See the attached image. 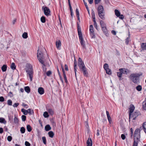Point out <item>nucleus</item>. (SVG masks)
<instances>
[{
	"instance_id": "20",
	"label": "nucleus",
	"mask_w": 146,
	"mask_h": 146,
	"mask_svg": "<svg viewBox=\"0 0 146 146\" xmlns=\"http://www.w3.org/2000/svg\"><path fill=\"white\" fill-rule=\"evenodd\" d=\"M142 107L143 109L146 110V98H145V100L143 102Z\"/></svg>"
},
{
	"instance_id": "1",
	"label": "nucleus",
	"mask_w": 146,
	"mask_h": 146,
	"mask_svg": "<svg viewBox=\"0 0 146 146\" xmlns=\"http://www.w3.org/2000/svg\"><path fill=\"white\" fill-rule=\"evenodd\" d=\"M78 31L79 36V39L80 41V43L82 46V49H86V45L85 44V42L83 38L82 34L80 28L78 26Z\"/></svg>"
},
{
	"instance_id": "22",
	"label": "nucleus",
	"mask_w": 146,
	"mask_h": 146,
	"mask_svg": "<svg viewBox=\"0 0 146 146\" xmlns=\"http://www.w3.org/2000/svg\"><path fill=\"white\" fill-rule=\"evenodd\" d=\"M100 24L102 28L106 27V25L103 21H100Z\"/></svg>"
},
{
	"instance_id": "40",
	"label": "nucleus",
	"mask_w": 146,
	"mask_h": 146,
	"mask_svg": "<svg viewBox=\"0 0 146 146\" xmlns=\"http://www.w3.org/2000/svg\"><path fill=\"white\" fill-rule=\"evenodd\" d=\"M42 139L44 144L46 145V139L45 137H42Z\"/></svg>"
},
{
	"instance_id": "57",
	"label": "nucleus",
	"mask_w": 146,
	"mask_h": 146,
	"mask_svg": "<svg viewBox=\"0 0 146 146\" xmlns=\"http://www.w3.org/2000/svg\"><path fill=\"white\" fill-rule=\"evenodd\" d=\"M109 122L110 123L111 122V117L110 116L109 117H107Z\"/></svg>"
},
{
	"instance_id": "62",
	"label": "nucleus",
	"mask_w": 146,
	"mask_h": 146,
	"mask_svg": "<svg viewBox=\"0 0 146 146\" xmlns=\"http://www.w3.org/2000/svg\"><path fill=\"white\" fill-rule=\"evenodd\" d=\"M64 67H65V69L66 70V71H68V67L67 66L66 64H65L64 65Z\"/></svg>"
},
{
	"instance_id": "3",
	"label": "nucleus",
	"mask_w": 146,
	"mask_h": 146,
	"mask_svg": "<svg viewBox=\"0 0 146 146\" xmlns=\"http://www.w3.org/2000/svg\"><path fill=\"white\" fill-rule=\"evenodd\" d=\"M97 11L100 17L103 20L104 19V12L103 6L101 5H99L98 7Z\"/></svg>"
},
{
	"instance_id": "55",
	"label": "nucleus",
	"mask_w": 146,
	"mask_h": 146,
	"mask_svg": "<svg viewBox=\"0 0 146 146\" xmlns=\"http://www.w3.org/2000/svg\"><path fill=\"white\" fill-rule=\"evenodd\" d=\"M100 0H95L94 2H95V4H98L99 3H100Z\"/></svg>"
},
{
	"instance_id": "61",
	"label": "nucleus",
	"mask_w": 146,
	"mask_h": 146,
	"mask_svg": "<svg viewBox=\"0 0 146 146\" xmlns=\"http://www.w3.org/2000/svg\"><path fill=\"white\" fill-rule=\"evenodd\" d=\"M102 30L103 32L105 33L106 32L107 30L106 27H104V28H102Z\"/></svg>"
},
{
	"instance_id": "53",
	"label": "nucleus",
	"mask_w": 146,
	"mask_h": 146,
	"mask_svg": "<svg viewBox=\"0 0 146 146\" xmlns=\"http://www.w3.org/2000/svg\"><path fill=\"white\" fill-rule=\"evenodd\" d=\"M62 69L63 73V76L66 75V73L64 69V68L63 67H62Z\"/></svg>"
},
{
	"instance_id": "35",
	"label": "nucleus",
	"mask_w": 146,
	"mask_h": 146,
	"mask_svg": "<svg viewBox=\"0 0 146 146\" xmlns=\"http://www.w3.org/2000/svg\"><path fill=\"white\" fill-rule=\"evenodd\" d=\"M41 22L42 23H44L46 21L45 18L44 16H42L40 18Z\"/></svg>"
},
{
	"instance_id": "21",
	"label": "nucleus",
	"mask_w": 146,
	"mask_h": 146,
	"mask_svg": "<svg viewBox=\"0 0 146 146\" xmlns=\"http://www.w3.org/2000/svg\"><path fill=\"white\" fill-rule=\"evenodd\" d=\"M14 122L15 124H17L19 123V119L17 117L16 115L14 116Z\"/></svg>"
},
{
	"instance_id": "29",
	"label": "nucleus",
	"mask_w": 146,
	"mask_h": 146,
	"mask_svg": "<svg viewBox=\"0 0 146 146\" xmlns=\"http://www.w3.org/2000/svg\"><path fill=\"white\" fill-rule=\"evenodd\" d=\"M106 73L108 75H111V70L108 68L107 69L105 70Z\"/></svg>"
},
{
	"instance_id": "14",
	"label": "nucleus",
	"mask_w": 146,
	"mask_h": 146,
	"mask_svg": "<svg viewBox=\"0 0 146 146\" xmlns=\"http://www.w3.org/2000/svg\"><path fill=\"white\" fill-rule=\"evenodd\" d=\"M61 43L60 40L57 41L56 42V48L59 50L60 49V47L61 46Z\"/></svg>"
},
{
	"instance_id": "23",
	"label": "nucleus",
	"mask_w": 146,
	"mask_h": 146,
	"mask_svg": "<svg viewBox=\"0 0 146 146\" xmlns=\"http://www.w3.org/2000/svg\"><path fill=\"white\" fill-rule=\"evenodd\" d=\"M1 70L3 72H5L7 69V66L6 65H3L1 67Z\"/></svg>"
},
{
	"instance_id": "18",
	"label": "nucleus",
	"mask_w": 146,
	"mask_h": 146,
	"mask_svg": "<svg viewBox=\"0 0 146 146\" xmlns=\"http://www.w3.org/2000/svg\"><path fill=\"white\" fill-rule=\"evenodd\" d=\"M141 47L143 50H146V43H143L141 44Z\"/></svg>"
},
{
	"instance_id": "7",
	"label": "nucleus",
	"mask_w": 146,
	"mask_h": 146,
	"mask_svg": "<svg viewBox=\"0 0 146 146\" xmlns=\"http://www.w3.org/2000/svg\"><path fill=\"white\" fill-rule=\"evenodd\" d=\"M37 57L40 62L41 64H43L45 61L43 54L40 51H39L38 50Z\"/></svg>"
},
{
	"instance_id": "59",
	"label": "nucleus",
	"mask_w": 146,
	"mask_h": 146,
	"mask_svg": "<svg viewBox=\"0 0 146 146\" xmlns=\"http://www.w3.org/2000/svg\"><path fill=\"white\" fill-rule=\"evenodd\" d=\"M76 16L79 15V13L78 9H76Z\"/></svg>"
},
{
	"instance_id": "39",
	"label": "nucleus",
	"mask_w": 146,
	"mask_h": 146,
	"mask_svg": "<svg viewBox=\"0 0 146 146\" xmlns=\"http://www.w3.org/2000/svg\"><path fill=\"white\" fill-rule=\"evenodd\" d=\"M42 64V68L43 71L44 72H46V68L45 67V65L44 63V62L43 63V64Z\"/></svg>"
},
{
	"instance_id": "38",
	"label": "nucleus",
	"mask_w": 146,
	"mask_h": 146,
	"mask_svg": "<svg viewBox=\"0 0 146 146\" xmlns=\"http://www.w3.org/2000/svg\"><path fill=\"white\" fill-rule=\"evenodd\" d=\"M104 68L105 70L109 68L108 65L107 63H105L104 65Z\"/></svg>"
},
{
	"instance_id": "30",
	"label": "nucleus",
	"mask_w": 146,
	"mask_h": 146,
	"mask_svg": "<svg viewBox=\"0 0 146 146\" xmlns=\"http://www.w3.org/2000/svg\"><path fill=\"white\" fill-rule=\"evenodd\" d=\"M27 129L28 131L30 132L32 130V128L29 125H28L27 126Z\"/></svg>"
},
{
	"instance_id": "10",
	"label": "nucleus",
	"mask_w": 146,
	"mask_h": 146,
	"mask_svg": "<svg viewBox=\"0 0 146 146\" xmlns=\"http://www.w3.org/2000/svg\"><path fill=\"white\" fill-rule=\"evenodd\" d=\"M141 113L139 111H136L134 113H133L132 115V117H133V120H135L136 118L139 115H140Z\"/></svg>"
},
{
	"instance_id": "2",
	"label": "nucleus",
	"mask_w": 146,
	"mask_h": 146,
	"mask_svg": "<svg viewBox=\"0 0 146 146\" xmlns=\"http://www.w3.org/2000/svg\"><path fill=\"white\" fill-rule=\"evenodd\" d=\"M141 74L139 73H133L130 75L129 78L134 83L138 84L139 82V77Z\"/></svg>"
},
{
	"instance_id": "54",
	"label": "nucleus",
	"mask_w": 146,
	"mask_h": 146,
	"mask_svg": "<svg viewBox=\"0 0 146 146\" xmlns=\"http://www.w3.org/2000/svg\"><path fill=\"white\" fill-rule=\"evenodd\" d=\"M4 101V98L3 96L0 97V101L3 102Z\"/></svg>"
},
{
	"instance_id": "33",
	"label": "nucleus",
	"mask_w": 146,
	"mask_h": 146,
	"mask_svg": "<svg viewBox=\"0 0 146 146\" xmlns=\"http://www.w3.org/2000/svg\"><path fill=\"white\" fill-rule=\"evenodd\" d=\"M22 37L24 38H27L28 37V34L26 32H24L22 35Z\"/></svg>"
},
{
	"instance_id": "37",
	"label": "nucleus",
	"mask_w": 146,
	"mask_h": 146,
	"mask_svg": "<svg viewBox=\"0 0 146 146\" xmlns=\"http://www.w3.org/2000/svg\"><path fill=\"white\" fill-rule=\"evenodd\" d=\"M43 116L44 117L47 118L49 117V115L47 112L45 111L43 113Z\"/></svg>"
},
{
	"instance_id": "49",
	"label": "nucleus",
	"mask_w": 146,
	"mask_h": 146,
	"mask_svg": "<svg viewBox=\"0 0 146 146\" xmlns=\"http://www.w3.org/2000/svg\"><path fill=\"white\" fill-rule=\"evenodd\" d=\"M124 18V16L122 15H121L120 12H119V19H123Z\"/></svg>"
},
{
	"instance_id": "8",
	"label": "nucleus",
	"mask_w": 146,
	"mask_h": 146,
	"mask_svg": "<svg viewBox=\"0 0 146 146\" xmlns=\"http://www.w3.org/2000/svg\"><path fill=\"white\" fill-rule=\"evenodd\" d=\"M43 10L44 14L47 16H49L50 15V11L49 9L47 7L43 6L42 8Z\"/></svg>"
},
{
	"instance_id": "17",
	"label": "nucleus",
	"mask_w": 146,
	"mask_h": 146,
	"mask_svg": "<svg viewBox=\"0 0 146 146\" xmlns=\"http://www.w3.org/2000/svg\"><path fill=\"white\" fill-rule=\"evenodd\" d=\"M130 40H130V34H129V32L128 36L125 40V44L127 45L128 44Z\"/></svg>"
},
{
	"instance_id": "43",
	"label": "nucleus",
	"mask_w": 146,
	"mask_h": 146,
	"mask_svg": "<svg viewBox=\"0 0 146 146\" xmlns=\"http://www.w3.org/2000/svg\"><path fill=\"white\" fill-rule=\"evenodd\" d=\"M115 15L117 17H119V10L117 9H115Z\"/></svg>"
},
{
	"instance_id": "63",
	"label": "nucleus",
	"mask_w": 146,
	"mask_h": 146,
	"mask_svg": "<svg viewBox=\"0 0 146 146\" xmlns=\"http://www.w3.org/2000/svg\"><path fill=\"white\" fill-rule=\"evenodd\" d=\"M59 76L60 77V80H61L62 83H63V79H62L61 75H60V76Z\"/></svg>"
},
{
	"instance_id": "32",
	"label": "nucleus",
	"mask_w": 146,
	"mask_h": 146,
	"mask_svg": "<svg viewBox=\"0 0 146 146\" xmlns=\"http://www.w3.org/2000/svg\"><path fill=\"white\" fill-rule=\"evenodd\" d=\"M48 111L49 114L51 115H53L54 113L53 110L51 109H48Z\"/></svg>"
},
{
	"instance_id": "26",
	"label": "nucleus",
	"mask_w": 146,
	"mask_h": 146,
	"mask_svg": "<svg viewBox=\"0 0 146 146\" xmlns=\"http://www.w3.org/2000/svg\"><path fill=\"white\" fill-rule=\"evenodd\" d=\"M136 89L138 91H140L142 89V86L140 85H138L136 87Z\"/></svg>"
},
{
	"instance_id": "25",
	"label": "nucleus",
	"mask_w": 146,
	"mask_h": 146,
	"mask_svg": "<svg viewBox=\"0 0 146 146\" xmlns=\"http://www.w3.org/2000/svg\"><path fill=\"white\" fill-rule=\"evenodd\" d=\"M51 129V127L49 125H46L45 127V130L46 131H48Z\"/></svg>"
},
{
	"instance_id": "42",
	"label": "nucleus",
	"mask_w": 146,
	"mask_h": 146,
	"mask_svg": "<svg viewBox=\"0 0 146 146\" xmlns=\"http://www.w3.org/2000/svg\"><path fill=\"white\" fill-rule=\"evenodd\" d=\"M139 142L135 141H134L133 146H137Z\"/></svg>"
},
{
	"instance_id": "16",
	"label": "nucleus",
	"mask_w": 146,
	"mask_h": 146,
	"mask_svg": "<svg viewBox=\"0 0 146 146\" xmlns=\"http://www.w3.org/2000/svg\"><path fill=\"white\" fill-rule=\"evenodd\" d=\"M38 92L40 94H43L44 93V89L42 87H40L38 89Z\"/></svg>"
},
{
	"instance_id": "31",
	"label": "nucleus",
	"mask_w": 146,
	"mask_h": 146,
	"mask_svg": "<svg viewBox=\"0 0 146 146\" xmlns=\"http://www.w3.org/2000/svg\"><path fill=\"white\" fill-rule=\"evenodd\" d=\"M11 68L13 70H14L16 69V67L14 63L13 62L11 64Z\"/></svg>"
},
{
	"instance_id": "24",
	"label": "nucleus",
	"mask_w": 146,
	"mask_h": 146,
	"mask_svg": "<svg viewBox=\"0 0 146 146\" xmlns=\"http://www.w3.org/2000/svg\"><path fill=\"white\" fill-rule=\"evenodd\" d=\"M25 90L26 92L29 93L30 92V89L29 87L28 86H26L25 87Z\"/></svg>"
},
{
	"instance_id": "64",
	"label": "nucleus",
	"mask_w": 146,
	"mask_h": 146,
	"mask_svg": "<svg viewBox=\"0 0 146 146\" xmlns=\"http://www.w3.org/2000/svg\"><path fill=\"white\" fill-rule=\"evenodd\" d=\"M106 113L107 117H109L110 116L109 113V112L108 111H106Z\"/></svg>"
},
{
	"instance_id": "28",
	"label": "nucleus",
	"mask_w": 146,
	"mask_h": 146,
	"mask_svg": "<svg viewBox=\"0 0 146 146\" xmlns=\"http://www.w3.org/2000/svg\"><path fill=\"white\" fill-rule=\"evenodd\" d=\"M21 111L22 112L23 114L25 115H27L28 114V112L27 110H25L24 109L22 108L21 110Z\"/></svg>"
},
{
	"instance_id": "48",
	"label": "nucleus",
	"mask_w": 146,
	"mask_h": 146,
	"mask_svg": "<svg viewBox=\"0 0 146 146\" xmlns=\"http://www.w3.org/2000/svg\"><path fill=\"white\" fill-rule=\"evenodd\" d=\"M52 74V72L51 71L49 70L46 73L47 76H49Z\"/></svg>"
},
{
	"instance_id": "5",
	"label": "nucleus",
	"mask_w": 146,
	"mask_h": 146,
	"mask_svg": "<svg viewBox=\"0 0 146 146\" xmlns=\"http://www.w3.org/2000/svg\"><path fill=\"white\" fill-rule=\"evenodd\" d=\"M33 70L32 67L31 65H29L27 67L26 72H27V74L29 75L31 81H32L33 79Z\"/></svg>"
},
{
	"instance_id": "11",
	"label": "nucleus",
	"mask_w": 146,
	"mask_h": 146,
	"mask_svg": "<svg viewBox=\"0 0 146 146\" xmlns=\"http://www.w3.org/2000/svg\"><path fill=\"white\" fill-rule=\"evenodd\" d=\"M135 106L133 104H131L130 105V107L129 108V119L131 117V113L133 112V111L135 109Z\"/></svg>"
},
{
	"instance_id": "13",
	"label": "nucleus",
	"mask_w": 146,
	"mask_h": 146,
	"mask_svg": "<svg viewBox=\"0 0 146 146\" xmlns=\"http://www.w3.org/2000/svg\"><path fill=\"white\" fill-rule=\"evenodd\" d=\"M93 27L92 25H91L90 26V33L91 36L92 38H94L95 35L94 34V31L93 30Z\"/></svg>"
},
{
	"instance_id": "6",
	"label": "nucleus",
	"mask_w": 146,
	"mask_h": 146,
	"mask_svg": "<svg viewBox=\"0 0 146 146\" xmlns=\"http://www.w3.org/2000/svg\"><path fill=\"white\" fill-rule=\"evenodd\" d=\"M130 71L129 70L125 68L119 69V80L121 79L122 74L127 75Z\"/></svg>"
},
{
	"instance_id": "4",
	"label": "nucleus",
	"mask_w": 146,
	"mask_h": 146,
	"mask_svg": "<svg viewBox=\"0 0 146 146\" xmlns=\"http://www.w3.org/2000/svg\"><path fill=\"white\" fill-rule=\"evenodd\" d=\"M140 130L139 129H135L134 135V141H140Z\"/></svg>"
},
{
	"instance_id": "44",
	"label": "nucleus",
	"mask_w": 146,
	"mask_h": 146,
	"mask_svg": "<svg viewBox=\"0 0 146 146\" xmlns=\"http://www.w3.org/2000/svg\"><path fill=\"white\" fill-rule=\"evenodd\" d=\"M22 120L23 121H25L26 120V117L25 115H22L21 116Z\"/></svg>"
},
{
	"instance_id": "34",
	"label": "nucleus",
	"mask_w": 146,
	"mask_h": 146,
	"mask_svg": "<svg viewBox=\"0 0 146 146\" xmlns=\"http://www.w3.org/2000/svg\"><path fill=\"white\" fill-rule=\"evenodd\" d=\"M20 130L21 133H24L25 132V129L24 127H21Z\"/></svg>"
},
{
	"instance_id": "60",
	"label": "nucleus",
	"mask_w": 146,
	"mask_h": 146,
	"mask_svg": "<svg viewBox=\"0 0 146 146\" xmlns=\"http://www.w3.org/2000/svg\"><path fill=\"white\" fill-rule=\"evenodd\" d=\"M13 116H10V115H8V119L9 120H10L11 119H12L13 118Z\"/></svg>"
},
{
	"instance_id": "56",
	"label": "nucleus",
	"mask_w": 146,
	"mask_h": 146,
	"mask_svg": "<svg viewBox=\"0 0 146 146\" xmlns=\"http://www.w3.org/2000/svg\"><path fill=\"white\" fill-rule=\"evenodd\" d=\"M63 77H64V79L65 82L66 83H67V82H68V80H67V78H66V75L64 76Z\"/></svg>"
},
{
	"instance_id": "46",
	"label": "nucleus",
	"mask_w": 146,
	"mask_h": 146,
	"mask_svg": "<svg viewBox=\"0 0 146 146\" xmlns=\"http://www.w3.org/2000/svg\"><path fill=\"white\" fill-rule=\"evenodd\" d=\"M7 139L8 141H11L12 140V137L10 136H8L7 138Z\"/></svg>"
},
{
	"instance_id": "9",
	"label": "nucleus",
	"mask_w": 146,
	"mask_h": 146,
	"mask_svg": "<svg viewBox=\"0 0 146 146\" xmlns=\"http://www.w3.org/2000/svg\"><path fill=\"white\" fill-rule=\"evenodd\" d=\"M80 71L83 72L84 76L86 77H88V74L87 69L85 66L82 67V68H80Z\"/></svg>"
},
{
	"instance_id": "12",
	"label": "nucleus",
	"mask_w": 146,
	"mask_h": 146,
	"mask_svg": "<svg viewBox=\"0 0 146 146\" xmlns=\"http://www.w3.org/2000/svg\"><path fill=\"white\" fill-rule=\"evenodd\" d=\"M78 66L79 69L82 68V67L85 66L82 60L80 58H79L78 59Z\"/></svg>"
},
{
	"instance_id": "36",
	"label": "nucleus",
	"mask_w": 146,
	"mask_h": 146,
	"mask_svg": "<svg viewBox=\"0 0 146 146\" xmlns=\"http://www.w3.org/2000/svg\"><path fill=\"white\" fill-rule=\"evenodd\" d=\"M28 113H29L30 115H31L34 113L33 111V110H31L30 109H29L27 110Z\"/></svg>"
},
{
	"instance_id": "15",
	"label": "nucleus",
	"mask_w": 146,
	"mask_h": 146,
	"mask_svg": "<svg viewBox=\"0 0 146 146\" xmlns=\"http://www.w3.org/2000/svg\"><path fill=\"white\" fill-rule=\"evenodd\" d=\"M87 146H92V139L89 136L87 141Z\"/></svg>"
},
{
	"instance_id": "51",
	"label": "nucleus",
	"mask_w": 146,
	"mask_h": 146,
	"mask_svg": "<svg viewBox=\"0 0 146 146\" xmlns=\"http://www.w3.org/2000/svg\"><path fill=\"white\" fill-rule=\"evenodd\" d=\"M25 145L26 146H30V144L28 141H26L25 142Z\"/></svg>"
},
{
	"instance_id": "45",
	"label": "nucleus",
	"mask_w": 146,
	"mask_h": 146,
	"mask_svg": "<svg viewBox=\"0 0 146 146\" xmlns=\"http://www.w3.org/2000/svg\"><path fill=\"white\" fill-rule=\"evenodd\" d=\"M12 101L10 100H9L7 101V104L8 105L11 106L12 105Z\"/></svg>"
},
{
	"instance_id": "58",
	"label": "nucleus",
	"mask_w": 146,
	"mask_h": 146,
	"mask_svg": "<svg viewBox=\"0 0 146 146\" xmlns=\"http://www.w3.org/2000/svg\"><path fill=\"white\" fill-rule=\"evenodd\" d=\"M9 95L11 97H13V94L11 92H10L9 93Z\"/></svg>"
},
{
	"instance_id": "47",
	"label": "nucleus",
	"mask_w": 146,
	"mask_h": 146,
	"mask_svg": "<svg viewBox=\"0 0 146 146\" xmlns=\"http://www.w3.org/2000/svg\"><path fill=\"white\" fill-rule=\"evenodd\" d=\"M22 106L26 109L27 108L29 107V106L28 105H27L26 104H25L24 103H22Z\"/></svg>"
},
{
	"instance_id": "19",
	"label": "nucleus",
	"mask_w": 146,
	"mask_h": 146,
	"mask_svg": "<svg viewBox=\"0 0 146 146\" xmlns=\"http://www.w3.org/2000/svg\"><path fill=\"white\" fill-rule=\"evenodd\" d=\"M0 123L5 124L7 123V121L4 118L0 117Z\"/></svg>"
},
{
	"instance_id": "27",
	"label": "nucleus",
	"mask_w": 146,
	"mask_h": 146,
	"mask_svg": "<svg viewBox=\"0 0 146 146\" xmlns=\"http://www.w3.org/2000/svg\"><path fill=\"white\" fill-rule=\"evenodd\" d=\"M48 134L49 136L51 138H52L54 135V133L53 131H50L48 132Z\"/></svg>"
},
{
	"instance_id": "50",
	"label": "nucleus",
	"mask_w": 146,
	"mask_h": 146,
	"mask_svg": "<svg viewBox=\"0 0 146 146\" xmlns=\"http://www.w3.org/2000/svg\"><path fill=\"white\" fill-rule=\"evenodd\" d=\"M121 137L123 140H124L126 138V136L124 134H122L121 135Z\"/></svg>"
},
{
	"instance_id": "41",
	"label": "nucleus",
	"mask_w": 146,
	"mask_h": 146,
	"mask_svg": "<svg viewBox=\"0 0 146 146\" xmlns=\"http://www.w3.org/2000/svg\"><path fill=\"white\" fill-rule=\"evenodd\" d=\"M91 14L92 18L93 19H94V18H95V13L93 10H92V13Z\"/></svg>"
},
{
	"instance_id": "52",
	"label": "nucleus",
	"mask_w": 146,
	"mask_h": 146,
	"mask_svg": "<svg viewBox=\"0 0 146 146\" xmlns=\"http://www.w3.org/2000/svg\"><path fill=\"white\" fill-rule=\"evenodd\" d=\"M19 105V103H15L13 105V106L15 108L17 107Z\"/></svg>"
}]
</instances>
